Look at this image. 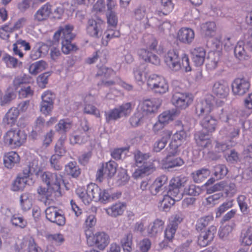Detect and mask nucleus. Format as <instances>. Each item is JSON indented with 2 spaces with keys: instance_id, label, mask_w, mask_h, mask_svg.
I'll use <instances>...</instances> for the list:
<instances>
[{
  "instance_id": "1",
  "label": "nucleus",
  "mask_w": 252,
  "mask_h": 252,
  "mask_svg": "<svg viewBox=\"0 0 252 252\" xmlns=\"http://www.w3.org/2000/svg\"><path fill=\"white\" fill-rule=\"evenodd\" d=\"M163 59L166 66L172 70L177 71L183 70L189 72L191 70L188 55L184 54L181 58L177 50H169L164 55Z\"/></svg>"
},
{
  "instance_id": "2",
  "label": "nucleus",
  "mask_w": 252,
  "mask_h": 252,
  "mask_svg": "<svg viewBox=\"0 0 252 252\" xmlns=\"http://www.w3.org/2000/svg\"><path fill=\"white\" fill-rule=\"evenodd\" d=\"M74 29L73 26L67 24L64 26L60 27L58 30L54 33V40L59 42L60 37L62 38V50L66 55L71 52L76 51L78 50L77 46L71 43L75 35L72 33Z\"/></svg>"
},
{
  "instance_id": "3",
  "label": "nucleus",
  "mask_w": 252,
  "mask_h": 252,
  "mask_svg": "<svg viewBox=\"0 0 252 252\" xmlns=\"http://www.w3.org/2000/svg\"><path fill=\"white\" fill-rule=\"evenodd\" d=\"M27 135L19 128H11L3 135L2 141L5 146L13 149H18L26 143Z\"/></svg>"
},
{
  "instance_id": "4",
  "label": "nucleus",
  "mask_w": 252,
  "mask_h": 252,
  "mask_svg": "<svg viewBox=\"0 0 252 252\" xmlns=\"http://www.w3.org/2000/svg\"><path fill=\"white\" fill-rule=\"evenodd\" d=\"M85 233L88 245L103 250L110 243L109 236L105 232H97L92 234V230L85 229Z\"/></svg>"
},
{
  "instance_id": "5",
  "label": "nucleus",
  "mask_w": 252,
  "mask_h": 252,
  "mask_svg": "<svg viewBox=\"0 0 252 252\" xmlns=\"http://www.w3.org/2000/svg\"><path fill=\"white\" fill-rule=\"evenodd\" d=\"M147 84L148 88L157 94H164L169 90V85L165 79L157 74L151 75L147 79Z\"/></svg>"
},
{
  "instance_id": "6",
  "label": "nucleus",
  "mask_w": 252,
  "mask_h": 252,
  "mask_svg": "<svg viewBox=\"0 0 252 252\" xmlns=\"http://www.w3.org/2000/svg\"><path fill=\"white\" fill-rule=\"evenodd\" d=\"M131 103L126 102L108 111L105 112V118L107 123L115 121L123 117L128 116L131 112Z\"/></svg>"
},
{
  "instance_id": "7",
  "label": "nucleus",
  "mask_w": 252,
  "mask_h": 252,
  "mask_svg": "<svg viewBox=\"0 0 252 252\" xmlns=\"http://www.w3.org/2000/svg\"><path fill=\"white\" fill-rule=\"evenodd\" d=\"M192 94L189 93L175 91L173 93L171 102L178 110H185L193 101Z\"/></svg>"
},
{
  "instance_id": "8",
  "label": "nucleus",
  "mask_w": 252,
  "mask_h": 252,
  "mask_svg": "<svg viewBox=\"0 0 252 252\" xmlns=\"http://www.w3.org/2000/svg\"><path fill=\"white\" fill-rule=\"evenodd\" d=\"M161 105V100L158 98L146 99L141 101L138 110L142 114L148 115L157 112Z\"/></svg>"
},
{
  "instance_id": "9",
  "label": "nucleus",
  "mask_w": 252,
  "mask_h": 252,
  "mask_svg": "<svg viewBox=\"0 0 252 252\" xmlns=\"http://www.w3.org/2000/svg\"><path fill=\"white\" fill-rule=\"evenodd\" d=\"M116 76V73L113 69L103 66L98 68L96 74V77H100V79L98 85L107 87L115 85V82L113 79Z\"/></svg>"
},
{
  "instance_id": "10",
  "label": "nucleus",
  "mask_w": 252,
  "mask_h": 252,
  "mask_svg": "<svg viewBox=\"0 0 252 252\" xmlns=\"http://www.w3.org/2000/svg\"><path fill=\"white\" fill-rule=\"evenodd\" d=\"M41 179L49 189L55 191L60 189L61 184L63 181L62 175L49 171L44 172L41 176Z\"/></svg>"
},
{
  "instance_id": "11",
  "label": "nucleus",
  "mask_w": 252,
  "mask_h": 252,
  "mask_svg": "<svg viewBox=\"0 0 252 252\" xmlns=\"http://www.w3.org/2000/svg\"><path fill=\"white\" fill-rule=\"evenodd\" d=\"M46 219L52 223L59 226H64L66 219L63 211L58 207L49 206L45 210Z\"/></svg>"
},
{
  "instance_id": "12",
  "label": "nucleus",
  "mask_w": 252,
  "mask_h": 252,
  "mask_svg": "<svg viewBox=\"0 0 252 252\" xmlns=\"http://www.w3.org/2000/svg\"><path fill=\"white\" fill-rule=\"evenodd\" d=\"M103 21L99 19H90L86 28V33L90 37L98 38L102 32Z\"/></svg>"
},
{
  "instance_id": "13",
  "label": "nucleus",
  "mask_w": 252,
  "mask_h": 252,
  "mask_svg": "<svg viewBox=\"0 0 252 252\" xmlns=\"http://www.w3.org/2000/svg\"><path fill=\"white\" fill-rule=\"evenodd\" d=\"M250 81L244 77L235 78L231 84L232 91L235 95H243L249 90Z\"/></svg>"
},
{
  "instance_id": "14",
  "label": "nucleus",
  "mask_w": 252,
  "mask_h": 252,
  "mask_svg": "<svg viewBox=\"0 0 252 252\" xmlns=\"http://www.w3.org/2000/svg\"><path fill=\"white\" fill-rule=\"evenodd\" d=\"M217 230V229L215 226L211 225L206 230L197 232L199 233L197 239L198 245L201 247H205L209 245L213 241Z\"/></svg>"
},
{
  "instance_id": "15",
  "label": "nucleus",
  "mask_w": 252,
  "mask_h": 252,
  "mask_svg": "<svg viewBox=\"0 0 252 252\" xmlns=\"http://www.w3.org/2000/svg\"><path fill=\"white\" fill-rule=\"evenodd\" d=\"M224 191L226 196H233L236 193V187L234 183H229L223 181L213 185L208 189L210 193L219 191Z\"/></svg>"
},
{
  "instance_id": "16",
  "label": "nucleus",
  "mask_w": 252,
  "mask_h": 252,
  "mask_svg": "<svg viewBox=\"0 0 252 252\" xmlns=\"http://www.w3.org/2000/svg\"><path fill=\"white\" fill-rule=\"evenodd\" d=\"M213 109V104L211 101L204 99L197 102L195 106V113L197 116L202 119L207 116L211 115Z\"/></svg>"
},
{
  "instance_id": "17",
  "label": "nucleus",
  "mask_w": 252,
  "mask_h": 252,
  "mask_svg": "<svg viewBox=\"0 0 252 252\" xmlns=\"http://www.w3.org/2000/svg\"><path fill=\"white\" fill-rule=\"evenodd\" d=\"M212 92L219 98H226L229 93L228 83L223 80L216 82L213 86Z\"/></svg>"
},
{
  "instance_id": "18",
  "label": "nucleus",
  "mask_w": 252,
  "mask_h": 252,
  "mask_svg": "<svg viewBox=\"0 0 252 252\" xmlns=\"http://www.w3.org/2000/svg\"><path fill=\"white\" fill-rule=\"evenodd\" d=\"M168 177L165 175H162L157 177L153 184L150 186L149 190L153 195H156L161 192L164 189V186L167 184Z\"/></svg>"
},
{
  "instance_id": "19",
  "label": "nucleus",
  "mask_w": 252,
  "mask_h": 252,
  "mask_svg": "<svg viewBox=\"0 0 252 252\" xmlns=\"http://www.w3.org/2000/svg\"><path fill=\"white\" fill-rule=\"evenodd\" d=\"M251 52L252 51L250 50L248 43L245 44L244 41H239L234 49L235 56L240 60H247Z\"/></svg>"
},
{
  "instance_id": "20",
  "label": "nucleus",
  "mask_w": 252,
  "mask_h": 252,
  "mask_svg": "<svg viewBox=\"0 0 252 252\" xmlns=\"http://www.w3.org/2000/svg\"><path fill=\"white\" fill-rule=\"evenodd\" d=\"M28 173L26 170H23L22 173L17 175L11 185V189L13 191H17L24 189L30 177Z\"/></svg>"
},
{
  "instance_id": "21",
  "label": "nucleus",
  "mask_w": 252,
  "mask_h": 252,
  "mask_svg": "<svg viewBox=\"0 0 252 252\" xmlns=\"http://www.w3.org/2000/svg\"><path fill=\"white\" fill-rule=\"evenodd\" d=\"M200 125L208 134L212 133L215 132L217 128L218 121L211 115H207L201 119Z\"/></svg>"
},
{
  "instance_id": "22",
  "label": "nucleus",
  "mask_w": 252,
  "mask_h": 252,
  "mask_svg": "<svg viewBox=\"0 0 252 252\" xmlns=\"http://www.w3.org/2000/svg\"><path fill=\"white\" fill-rule=\"evenodd\" d=\"M165 222L160 219H155L150 223L147 229V235L150 237H155L162 232Z\"/></svg>"
},
{
  "instance_id": "23",
  "label": "nucleus",
  "mask_w": 252,
  "mask_h": 252,
  "mask_svg": "<svg viewBox=\"0 0 252 252\" xmlns=\"http://www.w3.org/2000/svg\"><path fill=\"white\" fill-rule=\"evenodd\" d=\"M20 157L17 152L9 151L4 154L3 160L4 166L7 169H12L20 162Z\"/></svg>"
},
{
  "instance_id": "24",
  "label": "nucleus",
  "mask_w": 252,
  "mask_h": 252,
  "mask_svg": "<svg viewBox=\"0 0 252 252\" xmlns=\"http://www.w3.org/2000/svg\"><path fill=\"white\" fill-rule=\"evenodd\" d=\"M52 5L49 3L47 2L35 12L34 15V20L37 22L44 21L48 19L52 14Z\"/></svg>"
},
{
  "instance_id": "25",
  "label": "nucleus",
  "mask_w": 252,
  "mask_h": 252,
  "mask_svg": "<svg viewBox=\"0 0 252 252\" xmlns=\"http://www.w3.org/2000/svg\"><path fill=\"white\" fill-rule=\"evenodd\" d=\"M19 116L18 108L11 107L3 117L2 123L6 126L12 127L15 125Z\"/></svg>"
},
{
  "instance_id": "26",
  "label": "nucleus",
  "mask_w": 252,
  "mask_h": 252,
  "mask_svg": "<svg viewBox=\"0 0 252 252\" xmlns=\"http://www.w3.org/2000/svg\"><path fill=\"white\" fill-rule=\"evenodd\" d=\"M126 207V203L118 202L105 209L106 214L113 218L122 216Z\"/></svg>"
},
{
  "instance_id": "27",
  "label": "nucleus",
  "mask_w": 252,
  "mask_h": 252,
  "mask_svg": "<svg viewBox=\"0 0 252 252\" xmlns=\"http://www.w3.org/2000/svg\"><path fill=\"white\" fill-rule=\"evenodd\" d=\"M191 60L196 66L202 65L205 61L206 51L202 47H197L190 51Z\"/></svg>"
},
{
  "instance_id": "28",
  "label": "nucleus",
  "mask_w": 252,
  "mask_h": 252,
  "mask_svg": "<svg viewBox=\"0 0 252 252\" xmlns=\"http://www.w3.org/2000/svg\"><path fill=\"white\" fill-rule=\"evenodd\" d=\"M138 55L140 59L146 63L158 65L160 63L159 58L155 54H153L151 51L146 49H140L137 52Z\"/></svg>"
},
{
  "instance_id": "29",
  "label": "nucleus",
  "mask_w": 252,
  "mask_h": 252,
  "mask_svg": "<svg viewBox=\"0 0 252 252\" xmlns=\"http://www.w3.org/2000/svg\"><path fill=\"white\" fill-rule=\"evenodd\" d=\"M162 8L157 9L155 12L156 18L162 17L169 14L174 8L172 0H160Z\"/></svg>"
},
{
  "instance_id": "30",
  "label": "nucleus",
  "mask_w": 252,
  "mask_h": 252,
  "mask_svg": "<svg viewBox=\"0 0 252 252\" xmlns=\"http://www.w3.org/2000/svg\"><path fill=\"white\" fill-rule=\"evenodd\" d=\"M242 111H234L229 113L224 121L228 125H235L238 124V126L241 125L244 126L245 122L242 119Z\"/></svg>"
},
{
  "instance_id": "31",
  "label": "nucleus",
  "mask_w": 252,
  "mask_h": 252,
  "mask_svg": "<svg viewBox=\"0 0 252 252\" xmlns=\"http://www.w3.org/2000/svg\"><path fill=\"white\" fill-rule=\"evenodd\" d=\"M194 38V31L190 28H182L178 32V38L184 43H190Z\"/></svg>"
},
{
  "instance_id": "32",
  "label": "nucleus",
  "mask_w": 252,
  "mask_h": 252,
  "mask_svg": "<svg viewBox=\"0 0 252 252\" xmlns=\"http://www.w3.org/2000/svg\"><path fill=\"white\" fill-rule=\"evenodd\" d=\"M139 167V168L134 172V175L136 177L148 175L156 170V167L153 162H147Z\"/></svg>"
},
{
  "instance_id": "33",
  "label": "nucleus",
  "mask_w": 252,
  "mask_h": 252,
  "mask_svg": "<svg viewBox=\"0 0 252 252\" xmlns=\"http://www.w3.org/2000/svg\"><path fill=\"white\" fill-rule=\"evenodd\" d=\"M240 129L239 126H238V124L236 123L235 125H228V126L224 128L221 131L231 141L233 138L239 137Z\"/></svg>"
},
{
  "instance_id": "34",
  "label": "nucleus",
  "mask_w": 252,
  "mask_h": 252,
  "mask_svg": "<svg viewBox=\"0 0 252 252\" xmlns=\"http://www.w3.org/2000/svg\"><path fill=\"white\" fill-rule=\"evenodd\" d=\"M214 220V217L212 215L204 216L199 218L195 224V230L197 232L206 230V227Z\"/></svg>"
},
{
  "instance_id": "35",
  "label": "nucleus",
  "mask_w": 252,
  "mask_h": 252,
  "mask_svg": "<svg viewBox=\"0 0 252 252\" xmlns=\"http://www.w3.org/2000/svg\"><path fill=\"white\" fill-rule=\"evenodd\" d=\"M240 242L242 245L250 246L252 245V226L242 229L240 236Z\"/></svg>"
},
{
  "instance_id": "36",
  "label": "nucleus",
  "mask_w": 252,
  "mask_h": 252,
  "mask_svg": "<svg viewBox=\"0 0 252 252\" xmlns=\"http://www.w3.org/2000/svg\"><path fill=\"white\" fill-rule=\"evenodd\" d=\"M66 174L73 178H78L81 174V169L75 161H70L65 166Z\"/></svg>"
},
{
  "instance_id": "37",
  "label": "nucleus",
  "mask_w": 252,
  "mask_h": 252,
  "mask_svg": "<svg viewBox=\"0 0 252 252\" xmlns=\"http://www.w3.org/2000/svg\"><path fill=\"white\" fill-rule=\"evenodd\" d=\"M210 174V171L208 168H202L192 172L191 177L195 183H200L207 179Z\"/></svg>"
},
{
  "instance_id": "38",
  "label": "nucleus",
  "mask_w": 252,
  "mask_h": 252,
  "mask_svg": "<svg viewBox=\"0 0 252 252\" xmlns=\"http://www.w3.org/2000/svg\"><path fill=\"white\" fill-rule=\"evenodd\" d=\"M209 134L199 132L194 136L197 144L203 148H209L211 145V140L208 137Z\"/></svg>"
},
{
  "instance_id": "39",
  "label": "nucleus",
  "mask_w": 252,
  "mask_h": 252,
  "mask_svg": "<svg viewBox=\"0 0 252 252\" xmlns=\"http://www.w3.org/2000/svg\"><path fill=\"white\" fill-rule=\"evenodd\" d=\"M135 165L139 167L144 164L150 157L149 153H143L139 150H136L133 153Z\"/></svg>"
},
{
  "instance_id": "40",
  "label": "nucleus",
  "mask_w": 252,
  "mask_h": 252,
  "mask_svg": "<svg viewBox=\"0 0 252 252\" xmlns=\"http://www.w3.org/2000/svg\"><path fill=\"white\" fill-rule=\"evenodd\" d=\"M120 32L119 31L114 30L109 28L104 32V35L101 39V43L104 46L108 45L109 41L113 38L119 37Z\"/></svg>"
},
{
  "instance_id": "41",
  "label": "nucleus",
  "mask_w": 252,
  "mask_h": 252,
  "mask_svg": "<svg viewBox=\"0 0 252 252\" xmlns=\"http://www.w3.org/2000/svg\"><path fill=\"white\" fill-rule=\"evenodd\" d=\"M23 170H26L27 173L30 176L32 173L38 174L39 172L41 171L40 164L37 158H33L29 161L28 166L27 168H25Z\"/></svg>"
},
{
  "instance_id": "42",
  "label": "nucleus",
  "mask_w": 252,
  "mask_h": 252,
  "mask_svg": "<svg viewBox=\"0 0 252 252\" xmlns=\"http://www.w3.org/2000/svg\"><path fill=\"white\" fill-rule=\"evenodd\" d=\"M173 157H166L164 160L165 167L174 168L182 166L184 164L183 159L180 157L172 158Z\"/></svg>"
},
{
  "instance_id": "43",
  "label": "nucleus",
  "mask_w": 252,
  "mask_h": 252,
  "mask_svg": "<svg viewBox=\"0 0 252 252\" xmlns=\"http://www.w3.org/2000/svg\"><path fill=\"white\" fill-rule=\"evenodd\" d=\"M20 45L24 48L25 50L29 51L31 49V46L29 43L22 39H18L13 45V51L15 55H18L20 58L23 57V53L19 49L18 45Z\"/></svg>"
},
{
  "instance_id": "44",
  "label": "nucleus",
  "mask_w": 252,
  "mask_h": 252,
  "mask_svg": "<svg viewBox=\"0 0 252 252\" xmlns=\"http://www.w3.org/2000/svg\"><path fill=\"white\" fill-rule=\"evenodd\" d=\"M202 32L206 36H212L215 33L216 24L214 22H208L202 24L201 26Z\"/></svg>"
},
{
  "instance_id": "45",
  "label": "nucleus",
  "mask_w": 252,
  "mask_h": 252,
  "mask_svg": "<svg viewBox=\"0 0 252 252\" xmlns=\"http://www.w3.org/2000/svg\"><path fill=\"white\" fill-rule=\"evenodd\" d=\"M145 67L143 65L137 66L133 69V74L135 81L141 85L143 83L146 77Z\"/></svg>"
},
{
  "instance_id": "46",
  "label": "nucleus",
  "mask_w": 252,
  "mask_h": 252,
  "mask_svg": "<svg viewBox=\"0 0 252 252\" xmlns=\"http://www.w3.org/2000/svg\"><path fill=\"white\" fill-rule=\"evenodd\" d=\"M76 193L81 201L86 205L89 204L93 200L92 197L88 193L87 190L83 187L76 189Z\"/></svg>"
},
{
  "instance_id": "47",
  "label": "nucleus",
  "mask_w": 252,
  "mask_h": 252,
  "mask_svg": "<svg viewBox=\"0 0 252 252\" xmlns=\"http://www.w3.org/2000/svg\"><path fill=\"white\" fill-rule=\"evenodd\" d=\"M132 234L129 232L125 235L121 240V244L125 252H131L132 248Z\"/></svg>"
},
{
  "instance_id": "48",
  "label": "nucleus",
  "mask_w": 252,
  "mask_h": 252,
  "mask_svg": "<svg viewBox=\"0 0 252 252\" xmlns=\"http://www.w3.org/2000/svg\"><path fill=\"white\" fill-rule=\"evenodd\" d=\"M228 172V168L224 164H218L214 166L213 175L216 180L223 179Z\"/></svg>"
},
{
  "instance_id": "49",
  "label": "nucleus",
  "mask_w": 252,
  "mask_h": 252,
  "mask_svg": "<svg viewBox=\"0 0 252 252\" xmlns=\"http://www.w3.org/2000/svg\"><path fill=\"white\" fill-rule=\"evenodd\" d=\"M234 206V200H228L220 204L215 210L216 217L220 218L221 215Z\"/></svg>"
},
{
  "instance_id": "50",
  "label": "nucleus",
  "mask_w": 252,
  "mask_h": 252,
  "mask_svg": "<svg viewBox=\"0 0 252 252\" xmlns=\"http://www.w3.org/2000/svg\"><path fill=\"white\" fill-rule=\"evenodd\" d=\"M107 51L105 50H98L96 51L92 57H89L86 63L88 64H92L96 62V61L100 58V61L102 63H105L107 61Z\"/></svg>"
},
{
  "instance_id": "51",
  "label": "nucleus",
  "mask_w": 252,
  "mask_h": 252,
  "mask_svg": "<svg viewBox=\"0 0 252 252\" xmlns=\"http://www.w3.org/2000/svg\"><path fill=\"white\" fill-rule=\"evenodd\" d=\"M86 189L88 193L92 197V198L95 201H97L100 197V188L98 186L94 183H90L87 187Z\"/></svg>"
},
{
  "instance_id": "52",
  "label": "nucleus",
  "mask_w": 252,
  "mask_h": 252,
  "mask_svg": "<svg viewBox=\"0 0 252 252\" xmlns=\"http://www.w3.org/2000/svg\"><path fill=\"white\" fill-rule=\"evenodd\" d=\"M223 196L222 192L214 193L205 199V205L209 207H213L220 203V200Z\"/></svg>"
},
{
  "instance_id": "53",
  "label": "nucleus",
  "mask_w": 252,
  "mask_h": 252,
  "mask_svg": "<svg viewBox=\"0 0 252 252\" xmlns=\"http://www.w3.org/2000/svg\"><path fill=\"white\" fill-rule=\"evenodd\" d=\"M16 90L12 87H9L5 93V94L0 98V105H4L9 103L15 97V92Z\"/></svg>"
},
{
  "instance_id": "54",
  "label": "nucleus",
  "mask_w": 252,
  "mask_h": 252,
  "mask_svg": "<svg viewBox=\"0 0 252 252\" xmlns=\"http://www.w3.org/2000/svg\"><path fill=\"white\" fill-rule=\"evenodd\" d=\"M33 89L31 86L27 84L22 86L18 91L19 97L20 98L31 97L33 96Z\"/></svg>"
},
{
  "instance_id": "55",
  "label": "nucleus",
  "mask_w": 252,
  "mask_h": 252,
  "mask_svg": "<svg viewBox=\"0 0 252 252\" xmlns=\"http://www.w3.org/2000/svg\"><path fill=\"white\" fill-rule=\"evenodd\" d=\"M117 164L114 161H109L104 164V173L108 177H113L116 173Z\"/></svg>"
},
{
  "instance_id": "56",
  "label": "nucleus",
  "mask_w": 252,
  "mask_h": 252,
  "mask_svg": "<svg viewBox=\"0 0 252 252\" xmlns=\"http://www.w3.org/2000/svg\"><path fill=\"white\" fill-rule=\"evenodd\" d=\"M47 63L44 61H39L32 64L30 67V72L36 75L44 70L47 67Z\"/></svg>"
},
{
  "instance_id": "57",
  "label": "nucleus",
  "mask_w": 252,
  "mask_h": 252,
  "mask_svg": "<svg viewBox=\"0 0 252 252\" xmlns=\"http://www.w3.org/2000/svg\"><path fill=\"white\" fill-rule=\"evenodd\" d=\"M72 126V122L68 119H61L56 126V130L66 132L71 128Z\"/></svg>"
},
{
  "instance_id": "58",
  "label": "nucleus",
  "mask_w": 252,
  "mask_h": 252,
  "mask_svg": "<svg viewBox=\"0 0 252 252\" xmlns=\"http://www.w3.org/2000/svg\"><path fill=\"white\" fill-rule=\"evenodd\" d=\"M30 194L27 192L22 193L20 196V205L24 211L29 210L32 205Z\"/></svg>"
},
{
  "instance_id": "59",
  "label": "nucleus",
  "mask_w": 252,
  "mask_h": 252,
  "mask_svg": "<svg viewBox=\"0 0 252 252\" xmlns=\"http://www.w3.org/2000/svg\"><path fill=\"white\" fill-rule=\"evenodd\" d=\"M187 136V132L182 129L173 134L171 141L181 146L183 142L186 140Z\"/></svg>"
},
{
  "instance_id": "60",
  "label": "nucleus",
  "mask_w": 252,
  "mask_h": 252,
  "mask_svg": "<svg viewBox=\"0 0 252 252\" xmlns=\"http://www.w3.org/2000/svg\"><path fill=\"white\" fill-rule=\"evenodd\" d=\"M3 60L8 67L16 68L17 66L22 65V62H19L16 58L7 54L4 56Z\"/></svg>"
},
{
  "instance_id": "61",
  "label": "nucleus",
  "mask_w": 252,
  "mask_h": 252,
  "mask_svg": "<svg viewBox=\"0 0 252 252\" xmlns=\"http://www.w3.org/2000/svg\"><path fill=\"white\" fill-rule=\"evenodd\" d=\"M107 22L109 27L116 28L118 22V18L114 10L107 11L106 13Z\"/></svg>"
},
{
  "instance_id": "62",
  "label": "nucleus",
  "mask_w": 252,
  "mask_h": 252,
  "mask_svg": "<svg viewBox=\"0 0 252 252\" xmlns=\"http://www.w3.org/2000/svg\"><path fill=\"white\" fill-rule=\"evenodd\" d=\"M144 44L147 48L151 50H156L158 44L157 40L152 35H148L144 37Z\"/></svg>"
},
{
  "instance_id": "63",
  "label": "nucleus",
  "mask_w": 252,
  "mask_h": 252,
  "mask_svg": "<svg viewBox=\"0 0 252 252\" xmlns=\"http://www.w3.org/2000/svg\"><path fill=\"white\" fill-rule=\"evenodd\" d=\"M11 222L13 225L21 228L25 227L27 224L26 220L23 217L20 216L18 214H14L12 216Z\"/></svg>"
},
{
  "instance_id": "64",
  "label": "nucleus",
  "mask_w": 252,
  "mask_h": 252,
  "mask_svg": "<svg viewBox=\"0 0 252 252\" xmlns=\"http://www.w3.org/2000/svg\"><path fill=\"white\" fill-rule=\"evenodd\" d=\"M175 114L170 111H164L158 117V120L165 126L174 120Z\"/></svg>"
}]
</instances>
